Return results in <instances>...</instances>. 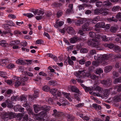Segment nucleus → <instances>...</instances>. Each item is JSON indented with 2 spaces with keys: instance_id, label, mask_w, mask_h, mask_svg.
Listing matches in <instances>:
<instances>
[{
  "instance_id": "nucleus-14",
  "label": "nucleus",
  "mask_w": 121,
  "mask_h": 121,
  "mask_svg": "<svg viewBox=\"0 0 121 121\" xmlns=\"http://www.w3.org/2000/svg\"><path fill=\"white\" fill-rule=\"evenodd\" d=\"M95 26L97 28H104L105 26V23L104 22L98 23L96 24Z\"/></svg>"
},
{
  "instance_id": "nucleus-52",
  "label": "nucleus",
  "mask_w": 121,
  "mask_h": 121,
  "mask_svg": "<svg viewBox=\"0 0 121 121\" xmlns=\"http://www.w3.org/2000/svg\"><path fill=\"white\" fill-rule=\"evenodd\" d=\"M113 57L114 59H115L117 58H121V55L119 54L117 55H113V56H112V58Z\"/></svg>"
},
{
  "instance_id": "nucleus-30",
  "label": "nucleus",
  "mask_w": 121,
  "mask_h": 121,
  "mask_svg": "<svg viewBox=\"0 0 121 121\" xmlns=\"http://www.w3.org/2000/svg\"><path fill=\"white\" fill-rule=\"evenodd\" d=\"M93 107L96 110H100L101 107L100 106L98 105L97 104H93Z\"/></svg>"
},
{
  "instance_id": "nucleus-26",
  "label": "nucleus",
  "mask_w": 121,
  "mask_h": 121,
  "mask_svg": "<svg viewBox=\"0 0 121 121\" xmlns=\"http://www.w3.org/2000/svg\"><path fill=\"white\" fill-rule=\"evenodd\" d=\"M2 62V65L3 66H5L6 64L9 62L8 60L7 59H2L1 60Z\"/></svg>"
},
{
  "instance_id": "nucleus-58",
  "label": "nucleus",
  "mask_w": 121,
  "mask_h": 121,
  "mask_svg": "<svg viewBox=\"0 0 121 121\" xmlns=\"http://www.w3.org/2000/svg\"><path fill=\"white\" fill-rule=\"evenodd\" d=\"M66 30V28H64L62 29H59L58 30L61 33H65Z\"/></svg>"
},
{
  "instance_id": "nucleus-56",
  "label": "nucleus",
  "mask_w": 121,
  "mask_h": 121,
  "mask_svg": "<svg viewBox=\"0 0 121 121\" xmlns=\"http://www.w3.org/2000/svg\"><path fill=\"white\" fill-rule=\"evenodd\" d=\"M8 45V44L7 43L6 41L4 40H2L0 41V45Z\"/></svg>"
},
{
  "instance_id": "nucleus-53",
  "label": "nucleus",
  "mask_w": 121,
  "mask_h": 121,
  "mask_svg": "<svg viewBox=\"0 0 121 121\" xmlns=\"http://www.w3.org/2000/svg\"><path fill=\"white\" fill-rule=\"evenodd\" d=\"M21 79V81L22 82H24L27 81L28 79V78L26 76L22 78Z\"/></svg>"
},
{
  "instance_id": "nucleus-40",
  "label": "nucleus",
  "mask_w": 121,
  "mask_h": 121,
  "mask_svg": "<svg viewBox=\"0 0 121 121\" xmlns=\"http://www.w3.org/2000/svg\"><path fill=\"white\" fill-rule=\"evenodd\" d=\"M90 77L92 80H95L98 79L99 76H96L94 74H93L92 75H91Z\"/></svg>"
},
{
  "instance_id": "nucleus-60",
  "label": "nucleus",
  "mask_w": 121,
  "mask_h": 121,
  "mask_svg": "<svg viewBox=\"0 0 121 121\" xmlns=\"http://www.w3.org/2000/svg\"><path fill=\"white\" fill-rule=\"evenodd\" d=\"M18 98L17 96H13L11 98V99L12 101L14 100L16 101L18 99Z\"/></svg>"
},
{
  "instance_id": "nucleus-54",
  "label": "nucleus",
  "mask_w": 121,
  "mask_h": 121,
  "mask_svg": "<svg viewBox=\"0 0 121 121\" xmlns=\"http://www.w3.org/2000/svg\"><path fill=\"white\" fill-rule=\"evenodd\" d=\"M89 34L90 37L92 38L95 37L96 35L95 33L93 32H90Z\"/></svg>"
},
{
  "instance_id": "nucleus-12",
  "label": "nucleus",
  "mask_w": 121,
  "mask_h": 121,
  "mask_svg": "<svg viewBox=\"0 0 121 121\" xmlns=\"http://www.w3.org/2000/svg\"><path fill=\"white\" fill-rule=\"evenodd\" d=\"M86 20L85 19H82L75 22V24L77 26H80L81 24H82L86 22Z\"/></svg>"
},
{
  "instance_id": "nucleus-51",
  "label": "nucleus",
  "mask_w": 121,
  "mask_h": 121,
  "mask_svg": "<svg viewBox=\"0 0 121 121\" xmlns=\"http://www.w3.org/2000/svg\"><path fill=\"white\" fill-rule=\"evenodd\" d=\"M96 73L98 74H99L100 73H102L103 72V70L101 69H97L96 71Z\"/></svg>"
},
{
  "instance_id": "nucleus-10",
  "label": "nucleus",
  "mask_w": 121,
  "mask_h": 121,
  "mask_svg": "<svg viewBox=\"0 0 121 121\" xmlns=\"http://www.w3.org/2000/svg\"><path fill=\"white\" fill-rule=\"evenodd\" d=\"M112 56H113L112 54H104L103 55H102L101 60L107 61L111 57L112 58Z\"/></svg>"
},
{
  "instance_id": "nucleus-21",
  "label": "nucleus",
  "mask_w": 121,
  "mask_h": 121,
  "mask_svg": "<svg viewBox=\"0 0 121 121\" xmlns=\"http://www.w3.org/2000/svg\"><path fill=\"white\" fill-rule=\"evenodd\" d=\"M85 70H83L82 71H79L78 72H76L75 73V75L77 77H78V78H80L82 77L81 75V74L83 72L85 73L84 72Z\"/></svg>"
},
{
  "instance_id": "nucleus-20",
  "label": "nucleus",
  "mask_w": 121,
  "mask_h": 121,
  "mask_svg": "<svg viewBox=\"0 0 121 121\" xmlns=\"http://www.w3.org/2000/svg\"><path fill=\"white\" fill-rule=\"evenodd\" d=\"M118 28V26H116L115 27L111 26L110 28V30L111 32L115 33L116 32Z\"/></svg>"
},
{
  "instance_id": "nucleus-13",
  "label": "nucleus",
  "mask_w": 121,
  "mask_h": 121,
  "mask_svg": "<svg viewBox=\"0 0 121 121\" xmlns=\"http://www.w3.org/2000/svg\"><path fill=\"white\" fill-rule=\"evenodd\" d=\"M81 39L77 37H73L70 38V42L72 43H74L76 42L79 41Z\"/></svg>"
},
{
  "instance_id": "nucleus-25",
  "label": "nucleus",
  "mask_w": 121,
  "mask_h": 121,
  "mask_svg": "<svg viewBox=\"0 0 121 121\" xmlns=\"http://www.w3.org/2000/svg\"><path fill=\"white\" fill-rule=\"evenodd\" d=\"M10 44L11 45H20V41L18 40L12 41L10 42Z\"/></svg>"
},
{
  "instance_id": "nucleus-2",
  "label": "nucleus",
  "mask_w": 121,
  "mask_h": 121,
  "mask_svg": "<svg viewBox=\"0 0 121 121\" xmlns=\"http://www.w3.org/2000/svg\"><path fill=\"white\" fill-rule=\"evenodd\" d=\"M112 89V88H111L109 89V90L106 89L105 90H104L103 92L104 93H103V94L102 93L101 94H99V93H96L92 91L90 92H89V93L90 94L95 96L100 97L103 98H104L105 97H107L109 95V91H111Z\"/></svg>"
},
{
  "instance_id": "nucleus-62",
  "label": "nucleus",
  "mask_w": 121,
  "mask_h": 121,
  "mask_svg": "<svg viewBox=\"0 0 121 121\" xmlns=\"http://www.w3.org/2000/svg\"><path fill=\"white\" fill-rule=\"evenodd\" d=\"M112 74L114 77H118L119 74L118 73L115 71H113L112 72Z\"/></svg>"
},
{
  "instance_id": "nucleus-46",
  "label": "nucleus",
  "mask_w": 121,
  "mask_h": 121,
  "mask_svg": "<svg viewBox=\"0 0 121 121\" xmlns=\"http://www.w3.org/2000/svg\"><path fill=\"white\" fill-rule=\"evenodd\" d=\"M88 50L86 48H82L81 49L80 52L82 53H85L88 52Z\"/></svg>"
},
{
  "instance_id": "nucleus-43",
  "label": "nucleus",
  "mask_w": 121,
  "mask_h": 121,
  "mask_svg": "<svg viewBox=\"0 0 121 121\" xmlns=\"http://www.w3.org/2000/svg\"><path fill=\"white\" fill-rule=\"evenodd\" d=\"M91 75L90 72L88 71L86 73L84 74L83 75V77L84 78L85 77H90Z\"/></svg>"
},
{
  "instance_id": "nucleus-61",
  "label": "nucleus",
  "mask_w": 121,
  "mask_h": 121,
  "mask_svg": "<svg viewBox=\"0 0 121 121\" xmlns=\"http://www.w3.org/2000/svg\"><path fill=\"white\" fill-rule=\"evenodd\" d=\"M90 54L91 55H93L95 54H96V51L95 50H91L90 51Z\"/></svg>"
},
{
  "instance_id": "nucleus-34",
  "label": "nucleus",
  "mask_w": 121,
  "mask_h": 121,
  "mask_svg": "<svg viewBox=\"0 0 121 121\" xmlns=\"http://www.w3.org/2000/svg\"><path fill=\"white\" fill-rule=\"evenodd\" d=\"M71 90L72 91L78 93L79 91L78 89L76 87L74 86H72L71 87Z\"/></svg>"
},
{
  "instance_id": "nucleus-59",
  "label": "nucleus",
  "mask_w": 121,
  "mask_h": 121,
  "mask_svg": "<svg viewBox=\"0 0 121 121\" xmlns=\"http://www.w3.org/2000/svg\"><path fill=\"white\" fill-rule=\"evenodd\" d=\"M43 42V41L40 39H39L37 40L36 42V43L37 44H42Z\"/></svg>"
},
{
  "instance_id": "nucleus-6",
  "label": "nucleus",
  "mask_w": 121,
  "mask_h": 121,
  "mask_svg": "<svg viewBox=\"0 0 121 121\" xmlns=\"http://www.w3.org/2000/svg\"><path fill=\"white\" fill-rule=\"evenodd\" d=\"M98 81H100L101 84L106 86H109L111 85L112 82V79L110 78L107 79L106 80H103L102 81L98 80Z\"/></svg>"
},
{
  "instance_id": "nucleus-16",
  "label": "nucleus",
  "mask_w": 121,
  "mask_h": 121,
  "mask_svg": "<svg viewBox=\"0 0 121 121\" xmlns=\"http://www.w3.org/2000/svg\"><path fill=\"white\" fill-rule=\"evenodd\" d=\"M121 95H119L115 96L113 98L114 101L115 102H117L121 100Z\"/></svg>"
},
{
  "instance_id": "nucleus-35",
  "label": "nucleus",
  "mask_w": 121,
  "mask_h": 121,
  "mask_svg": "<svg viewBox=\"0 0 121 121\" xmlns=\"http://www.w3.org/2000/svg\"><path fill=\"white\" fill-rule=\"evenodd\" d=\"M99 17H95L93 20H91V21L93 23L95 24L96 23V22H98L99 20Z\"/></svg>"
},
{
  "instance_id": "nucleus-27",
  "label": "nucleus",
  "mask_w": 121,
  "mask_h": 121,
  "mask_svg": "<svg viewBox=\"0 0 121 121\" xmlns=\"http://www.w3.org/2000/svg\"><path fill=\"white\" fill-rule=\"evenodd\" d=\"M121 82V77H120L118 78L115 79L113 81V83L115 84H116L119 82Z\"/></svg>"
},
{
  "instance_id": "nucleus-42",
  "label": "nucleus",
  "mask_w": 121,
  "mask_h": 121,
  "mask_svg": "<svg viewBox=\"0 0 121 121\" xmlns=\"http://www.w3.org/2000/svg\"><path fill=\"white\" fill-rule=\"evenodd\" d=\"M113 49L115 50V52H117L118 51H120L119 47L118 46H113Z\"/></svg>"
},
{
  "instance_id": "nucleus-17",
  "label": "nucleus",
  "mask_w": 121,
  "mask_h": 121,
  "mask_svg": "<svg viewBox=\"0 0 121 121\" xmlns=\"http://www.w3.org/2000/svg\"><path fill=\"white\" fill-rule=\"evenodd\" d=\"M113 66L111 65H108L104 68V71L106 73H108L112 69Z\"/></svg>"
},
{
  "instance_id": "nucleus-7",
  "label": "nucleus",
  "mask_w": 121,
  "mask_h": 121,
  "mask_svg": "<svg viewBox=\"0 0 121 121\" xmlns=\"http://www.w3.org/2000/svg\"><path fill=\"white\" fill-rule=\"evenodd\" d=\"M89 25V23L87 22L85 23L82 25V29L83 31H88L92 30V27H88Z\"/></svg>"
},
{
  "instance_id": "nucleus-36",
  "label": "nucleus",
  "mask_w": 121,
  "mask_h": 121,
  "mask_svg": "<svg viewBox=\"0 0 121 121\" xmlns=\"http://www.w3.org/2000/svg\"><path fill=\"white\" fill-rule=\"evenodd\" d=\"M57 114L56 118L58 117L60 119L62 118L64 116V114L62 112H59Z\"/></svg>"
},
{
  "instance_id": "nucleus-64",
  "label": "nucleus",
  "mask_w": 121,
  "mask_h": 121,
  "mask_svg": "<svg viewBox=\"0 0 121 121\" xmlns=\"http://www.w3.org/2000/svg\"><path fill=\"white\" fill-rule=\"evenodd\" d=\"M68 121H73V117L71 116H68Z\"/></svg>"
},
{
  "instance_id": "nucleus-45",
  "label": "nucleus",
  "mask_w": 121,
  "mask_h": 121,
  "mask_svg": "<svg viewBox=\"0 0 121 121\" xmlns=\"http://www.w3.org/2000/svg\"><path fill=\"white\" fill-rule=\"evenodd\" d=\"M63 14V12L61 10L59 11L56 13L57 17L59 18Z\"/></svg>"
},
{
  "instance_id": "nucleus-63",
  "label": "nucleus",
  "mask_w": 121,
  "mask_h": 121,
  "mask_svg": "<svg viewBox=\"0 0 121 121\" xmlns=\"http://www.w3.org/2000/svg\"><path fill=\"white\" fill-rule=\"evenodd\" d=\"M121 65V64L119 62H117L116 63L115 66V68H118L120 67Z\"/></svg>"
},
{
  "instance_id": "nucleus-9",
  "label": "nucleus",
  "mask_w": 121,
  "mask_h": 121,
  "mask_svg": "<svg viewBox=\"0 0 121 121\" xmlns=\"http://www.w3.org/2000/svg\"><path fill=\"white\" fill-rule=\"evenodd\" d=\"M44 12L43 11L41 10H39L38 9V13L37 15L38 16H37L35 18L37 20H41L42 18H43V15L44 14Z\"/></svg>"
},
{
  "instance_id": "nucleus-47",
  "label": "nucleus",
  "mask_w": 121,
  "mask_h": 121,
  "mask_svg": "<svg viewBox=\"0 0 121 121\" xmlns=\"http://www.w3.org/2000/svg\"><path fill=\"white\" fill-rule=\"evenodd\" d=\"M16 63L20 65H24L25 63L24 62L23 60L20 59L17 60L16 61Z\"/></svg>"
},
{
  "instance_id": "nucleus-38",
  "label": "nucleus",
  "mask_w": 121,
  "mask_h": 121,
  "mask_svg": "<svg viewBox=\"0 0 121 121\" xmlns=\"http://www.w3.org/2000/svg\"><path fill=\"white\" fill-rule=\"evenodd\" d=\"M53 113L52 114V116H54L56 118V117L57 115V114L59 112L57 111L56 109H54L53 111Z\"/></svg>"
},
{
  "instance_id": "nucleus-1",
  "label": "nucleus",
  "mask_w": 121,
  "mask_h": 121,
  "mask_svg": "<svg viewBox=\"0 0 121 121\" xmlns=\"http://www.w3.org/2000/svg\"><path fill=\"white\" fill-rule=\"evenodd\" d=\"M101 37L98 34L97 37L95 39H89L88 40L87 43L88 45H98L100 44V38Z\"/></svg>"
},
{
  "instance_id": "nucleus-24",
  "label": "nucleus",
  "mask_w": 121,
  "mask_h": 121,
  "mask_svg": "<svg viewBox=\"0 0 121 121\" xmlns=\"http://www.w3.org/2000/svg\"><path fill=\"white\" fill-rule=\"evenodd\" d=\"M81 85L83 88L84 89H85V90L86 92L88 91H91L93 90V89L92 88L85 86L83 84H81Z\"/></svg>"
},
{
  "instance_id": "nucleus-4",
  "label": "nucleus",
  "mask_w": 121,
  "mask_h": 121,
  "mask_svg": "<svg viewBox=\"0 0 121 121\" xmlns=\"http://www.w3.org/2000/svg\"><path fill=\"white\" fill-rule=\"evenodd\" d=\"M36 116H39L36 117L37 120L41 121H44L45 120L44 118H45L47 117L46 113L44 111H42L40 113L36 114Z\"/></svg>"
},
{
  "instance_id": "nucleus-29",
  "label": "nucleus",
  "mask_w": 121,
  "mask_h": 121,
  "mask_svg": "<svg viewBox=\"0 0 121 121\" xmlns=\"http://www.w3.org/2000/svg\"><path fill=\"white\" fill-rule=\"evenodd\" d=\"M108 21L111 22H117L118 21V20L114 19V17H112L109 18L107 19Z\"/></svg>"
},
{
  "instance_id": "nucleus-15",
  "label": "nucleus",
  "mask_w": 121,
  "mask_h": 121,
  "mask_svg": "<svg viewBox=\"0 0 121 121\" xmlns=\"http://www.w3.org/2000/svg\"><path fill=\"white\" fill-rule=\"evenodd\" d=\"M66 30L67 31L68 33L71 34H73L74 32L73 28L70 26H69L66 28Z\"/></svg>"
},
{
  "instance_id": "nucleus-28",
  "label": "nucleus",
  "mask_w": 121,
  "mask_h": 121,
  "mask_svg": "<svg viewBox=\"0 0 121 121\" xmlns=\"http://www.w3.org/2000/svg\"><path fill=\"white\" fill-rule=\"evenodd\" d=\"M63 94L64 95V96L68 99L69 100L71 101H72L70 97V95L69 94L63 92Z\"/></svg>"
},
{
  "instance_id": "nucleus-41",
  "label": "nucleus",
  "mask_w": 121,
  "mask_h": 121,
  "mask_svg": "<svg viewBox=\"0 0 121 121\" xmlns=\"http://www.w3.org/2000/svg\"><path fill=\"white\" fill-rule=\"evenodd\" d=\"M49 84L51 85L56 86L57 85L56 82L55 81H50L49 82Z\"/></svg>"
},
{
  "instance_id": "nucleus-11",
  "label": "nucleus",
  "mask_w": 121,
  "mask_h": 121,
  "mask_svg": "<svg viewBox=\"0 0 121 121\" xmlns=\"http://www.w3.org/2000/svg\"><path fill=\"white\" fill-rule=\"evenodd\" d=\"M106 10V9L104 8L97 9L94 10V12L95 14L99 15L102 14V11Z\"/></svg>"
},
{
  "instance_id": "nucleus-57",
  "label": "nucleus",
  "mask_w": 121,
  "mask_h": 121,
  "mask_svg": "<svg viewBox=\"0 0 121 121\" xmlns=\"http://www.w3.org/2000/svg\"><path fill=\"white\" fill-rule=\"evenodd\" d=\"M120 8V7L119 6H114L112 9V10L114 11H115L117 10Z\"/></svg>"
},
{
  "instance_id": "nucleus-22",
  "label": "nucleus",
  "mask_w": 121,
  "mask_h": 121,
  "mask_svg": "<svg viewBox=\"0 0 121 121\" xmlns=\"http://www.w3.org/2000/svg\"><path fill=\"white\" fill-rule=\"evenodd\" d=\"M15 117L14 118L16 117L17 121H19L21 120L22 118V113H19L16 116V114L15 113Z\"/></svg>"
},
{
  "instance_id": "nucleus-49",
  "label": "nucleus",
  "mask_w": 121,
  "mask_h": 121,
  "mask_svg": "<svg viewBox=\"0 0 121 121\" xmlns=\"http://www.w3.org/2000/svg\"><path fill=\"white\" fill-rule=\"evenodd\" d=\"M78 62L80 64L83 65L85 64V60L84 58L81 59Z\"/></svg>"
},
{
  "instance_id": "nucleus-37",
  "label": "nucleus",
  "mask_w": 121,
  "mask_h": 121,
  "mask_svg": "<svg viewBox=\"0 0 121 121\" xmlns=\"http://www.w3.org/2000/svg\"><path fill=\"white\" fill-rule=\"evenodd\" d=\"M94 47L98 50H104V48L102 47V46H94Z\"/></svg>"
},
{
  "instance_id": "nucleus-32",
  "label": "nucleus",
  "mask_w": 121,
  "mask_h": 121,
  "mask_svg": "<svg viewBox=\"0 0 121 121\" xmlns=\"http://www.w3.org/2000/svg\"><path fill=\"white\" fill-rule=\"evenodd\" d=\"M92 88L93 89V90H97L99 91H101L103 90L102 88L98 86H94L93 88Z\"/></svg>"
},
{
  "instance_id": "nucleus-31",
  "label": "nucleus",
  "mask_w": 121,
  "mask_h": 121,
  "mask_svg": "<svg viewBox=\"0 0 121 121\" xmlns=\"http://www.w3.org/2000/svg\"><path fill=\"white\" fill-rule=\"evenodd\" d=\"M102 55L96 54L94 56V59L96 60H101Z\"/></svg>"
},
{
  "instance_id": "nucleus-18",
  "label": "nucleus",
  "mask_w": 121,
  "mask_h": 121,
  "mask_svg": "<svg viewBox=\"0 0 121 121\" xmlns=\"http://www.w3.org/2000/svg\"><path fill=\"white\" fill-rule=\"evenodd\" d=\"M33 107L34 111L35 113H38L40 111L39 105H33Z\"/></svg>"
},
{
  "instance_id": "nucleus-19",
  "label": "nucleus",
  "mask_w": 121,
  "mask_h": 121,
  "mask_svg": "<svg viewBox=\"0 0 121 121\" xmlns=\"http://www.w3.org/2000/svg\"><path fill=\"white\" fill-rule=\"evenodd\" d=\"M5 102L7 104V107L10 108H11L13 107V105L11 101L9 99H7L5 101Z\"/></svg>"
},
{
  "instance_id": "nucleus-39",
  "label": "nucleus",
  "mask_w": 121,
  "mask_h": 121,
  "mask_svg": "<svg viewBox=\"0 0 121 121\" xmlns=\"http://www.w3.org/2000/svg\"><path fill=\"white\" fill-rule=\"evenodd\" d=\"M115 17L116 18L118 19L119 21H121V13H117Z\"/></svg>"
},
{
  "instance_id": "nucleus-33",
  "label": "nucleus",
  "mask_w": 121,
  "mask_h": 121,
  "mask_svg": "<svg viewBox=\"0 0 121 121\" xmlns=\"http://www.w3.org/2000/svg\"><path fill=\"white\" fill-rule=\"evenodd\" d=\"M26 109L28 111V113L30 115L32 114V115H33L34 114L33 113L32 110L30 108H26Z\"/></svg>"
},
{
  "instance_id": "nucleus-23",
  "label": "nucleus",
  "mask_w": 121,
  "mask_h": 121,
  "mask_svg": "<svg viewBox=\"0 0 121 121\" xmlns=\"http://www.w3.org/2000/svg\"><path fill=\"white\" fill-rule=\"evenodd\" d=\"M64 23V22L63 21L57 22L56 24L54 25V26L56 28L59 26H61L63 25Z\"/></svg>"
},
{
  "instance_id": "nucleus-50",
  "label": "nucleus",
  "mask_w": 121,
  "mask_h": 121,
  "mask_svg": "<svg viewBox=\"0 0 121 121\" xmlns=\"http://www.w3.org/2000/svg\"><path fill=\"white\" fill-rule=\"evenodd\" d=\"M104 4V5L106 6H108L111 4V3L108 0H107L104 1L103 2Z\"/></svg>"
},
{
  "instance_id": "nucleus-3",
  "label": "nucleus",
  "mask_w": 121,
  "mask_h": 121,
  "mask_svg": "<svg viewBox=\"0 0 121 121\" xmlns=\"http://www.w3.org/2000/svg\"><path fill=\"white\" fill-rule=\"evenodd\" d=\"M15 116L14 113L12 112H8L5 113L3 115L2 118L4 120H7L9 119H11L14 118Z\"/></svg>"
},
{
  "instance_id": "nucleus-48",
  "label": "nucleus",
  "mask_w": 121,
  "mask_h": 121,
  "mask_svg": "<svg viewBox=\"0 0 121 121\" xmlns=\"http://www.w3.org/2000/svg\"><path fill=\"white\" fill-rule=\"evenodd\" d=\"M15 67L14 65L13 64H10L8 66H7L6 67L9 69H11Z\"/></svg>"
},
{
  "instance_id": "nucleus-55",
  "label": "nucleus",
  "mask_w": 121,
  "mask_h": 121,
  "mask_svg": "<svg viewBox=\"0 0 121 121\" xmlns=\"http://www.w3.org/2000/svg\"><path fill=\"white\" fill-rule=\"evenodd\" d=\"M102 2L101 1L97 2L96 3V6L98 7H100L102 6Z\"/></svg>"
},
{
  "instance_id": "nucleus-8",
  "label": "nucleus",
  "mask_w": 121,
  "mask_h": 121,
  "mask_svg": "<svg viewBox=\"0 0 121 121\" xmlns=\"http://www.w3.org/2000/svg\"><path fill=\"white\" fill-rule=\"evenodd\" d=\"M50 92L54 96H59L61 95V93L60 92L57 91L56 89L54 88L50 91Z\"/></svg>"
},
{
  "instance_id": "nucleus-44",
  "label": "nucleus",
  "mask_w": 121,
  "mask_h": 121,
  "mask_svg": "<svg viewBox=\"0 0 121 121\" xmlns=\"http://www.w3.org/2000/svg\"><path fill=\"white\" fill-rule=\"evenodd\" d=\"M43 89L45 91L48 92L50 90V88L48 86H45L43 87Z\"/></svg>"
},
{
  "instance_id": "nucleus-5",
  "label": "nucleus",
  "mask_w": 121,
  "mask_h": 121,
  "mask_svg": "<svg viewBox=\"0 0 121 121\" xmlns=\"http://www.w3.org/2000/svg\"><path fill=\"white\" fill-rule=\"evenodd\" d=\"M15 80L14 86L16 88L20 86H24L25 85V82H22L21 81V78L18 77H14Z\"/></svg>"
}]
</instances>
